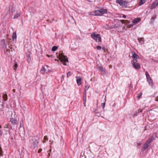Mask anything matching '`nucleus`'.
<instances>
[{
    "instance_id": "nucleus-1",
    "label": "nucleus",
    "mask_w": 158,
    "mask_h": 158,
    "mask_svg": "<svg viewBox=\"0 0 158 158\" xmlns=\"http://www.w3.org/2000/svg\"><path fill=\"white\" fill-rule=\"evenodd\" d=\"M38 138L37 137L33 136L30 138V143L31 144V148L34 149L38 147Z\"/></svg>"
},
{
    "instance_id": "nucleus-2",
    "label": "nucleus",
    "mask_w": 158,
    "mask_h": 158,
    "mask_svg": "<svg viewBox=\"0 0 158 158\" xmlns=\"http://www.w3.org/2000/svg\"><path fill=\"white\" fill-rule=\"evenodd\" d=\"M107 10L106 9H101L98 10H95L94 11V15H102L103 14H106Z\"/></svg>"
},
{
    "instance_id": "nucleus-3",
    "label": "nucleus",
    "mask_w": 158,
    "mask_h": 158,
    "mask_svg": "<svg viewBox=\"0 0 158 158\" xmlns=\"http://www.w3.org/2000/svg\"><path fill=\"white\" fill-rule=\"evenodd\" d=\"M14 115L13 116V114L11 115V118H10V121L14 125H17L19 121L17 119V116L15 115V112H14Z\"/></svg>"
},
{
    "instance_id": "nucleus-4",
    "label": "nucleus",
    "mask_w": 158,
    "mask_h": 158,
    "mask_svg": "<svg viewBox=\"0 0 158 158\" xmlns=\"http://www.w3.org/2000/svg\"><path fill=\"white\" fill-rule=\"evenodd\" d=\"M91 36L97 42H101V38L99 34H96L94 33H93L91 35Z\"/></svg>"
},
{
    "instance_id": "nucleus-5",
    "label": "nucleus",
    "mask_w": 158,
    "mask_h": 158,
    "mask_svg": "<svg viewBox=\"0 0 158 158\" xmlns=\"http://www.w3.org/2000/svg\"><path fill=\"white\" fill-rule=\"evenodd\" d=\"M152 139L150 138L148 139L143 144L142 146L143 151H144L147 149L150 146V143L152 141Z\"/></svg>"
},
{
    "instance_id": "nucleus-6",
    "label": "nucleus",
    "mask_w": 158,
    "mask_h": 158,
    "mask_svg": "<svg viewBox=\"0 0 158 158\" xmlns=\"http://www.w3.org/2000/svg\"><path fill=\"white\" fill-rule=\"evenodd\" d=\"M116 2L120 6L124 7H126L127 6L128 3V1L126 0H116Z\"/></svg>"
},
{
    "instance_id": "nucleus-7",
    "label": "nucleus",
    "mask_w": 158,
    "mask_h": 158,
    "mask_svg": "<svg viewBox=\"0 0 158 158\" xmlns=\"http://www.w3.org/2000/svg\"><path fill=\"white\" fill-rule=\"evenodd\" d=\"M58 56L59 59L62 62H65L68 61V59L67 58V57L63 54L61 53H59V54Z\"/></svg>"
},
{
    "instance_id": "nucleus-8",
    "label": "nucleus",
    "mask_w": 158,
    "mask_h": 158,
    "mask_svg": "<svg viewBox=\"0 0 158 158\" xmlns=\"http://www.w3.org/2000/svg\"><path fill=\"white\" fill-rule=\"evenodd\" d=\"M131 64H132L133 67L136 69H139L140 68L139 64L137 62L136 60H132Z\"/></svg>"
},
{
    "instance_id": "nucleus-9",
    "label": "nucleus",
    "mask_w": 158,
    "mask_h": 158,
    "mask_svg": "<svg viewBox=\"0 0 158 158\" xmlns=\"http://www.w3.org/2000/svg\"><path fill=\"white\" fill-rule=\"evenodd\" d=\"M48 67V66L47 65H45L44 66H43L40 70V72L42 73H44L45 72L47 73L48 72L49 69H47Z\"/></svg>"
},
{
    "instance_id": "nucleus-10",
    "label": "nucleus",
    "mask_w": 158,
    "mask_h": 158,
    "mask_svg": "<svg viewBox=\"0 0 158 158\" xmlns=\"http://www.w3.org/2000/svg\"><path fill=\"white\" fill-rule=\"evenodd\" d=\"M158 6V0H156L155 2H153L151 6L150 9L152 10Z\"/></svg>"
},
{
    "instance_id": "nucleus-11",
    "label": "nucleus",
    "mask_w": 158,
    "mask_h": 158,
    "mask_svg": "<svg viewBox=\"0 0 158 158\" xmlns=\"http://www.w3.org/2000/svg\"><path fill=\"white\" fill-rule=\"evenodd\" d=\"M131 54H132L131 57L134 59L133 60L135 61L137 59L139 58V56L135 52H132Z\"/></svg>"
},
{
    "instance_id": "nucleus-12",
    "label": "nucleus",
    "mask_w": 158,
    "mask_h": 158,
    "mask_svg": "<svg viewBox=\"0 0 158 158\" xmlns=\"http://www.w3.org/2000/svg\"><path fill=\"white\" fill-rule=\"evenodd\" d=\"M77 78V82L78 85H80L81 84V78L80 77H76Z\"/></svg>"
},
{
    "instance_id": "nucleus-13",
    "label": "nucleus",
    "mask_w": 158,
    "mask_h": 158,
    "mask_svg": "<svg viewBox=\"0 0 158 158\" xmlns=\"http://www.w3.org/2000/svg\"><path fill=\"white\" fill-rule=\"evenodd\" d=\"M156 15H154L152 16L150 22V23L152 24L156 18Z\"/></svg>"
},
{
    "instance_id": "nucleus-14",
    "label": "nucleus",
    "mask_w": 158,
    "mask_h": 158,
    "mask_svg": "<svg viewBox=\"0 0 158 158\" xmlns=\"http://www.w3.org/2000/svg\"><path fill=\"white\" fill-rule=\"evenodd\" d=\"M138 40L141 45L144 44V40L143 38H139Z\"/></svg>"
},
{
    "instance_id": "nucleus-15",
    "label": "nucleus",
    "mask_w": 158,
    "mask_h": 158,
    "mask_svg": "<svg viewBox=\"0 0 158 158\" xmlns=\"http://www.w3.org/2000/svg\"><path fill=\"white\" fill-rule=\"evenodd\" d=\"M17 35L16 32H14L12 34V38L13 41H16V40Z\"/></svg>"
},
{
    "instance_id": "nucleus-16",
    "label": "nucleus",
    "mask_w": 158,
    "mask_h": 158,
    "mask_svg": "<svg viewBox=\"0 0 158 158\" xmlns=\"http://www.w3.org/2000/svg\"><path fill=\"white\" fill-rule=\"evenodd\" d=\"M149 85L152 86L153 84V82L151 78L147 79Z\"/></svg>"
},
{
    "instance_id": "nucleus-17",
    "label": "nucleus",
    "mask_w": 158,
    "mask_h": 158,
    "mask_svg": "<svg viewBox=\"0 0 158 158\" xmlns=\"http://www.w3.org/2000/svg\"><path fill=\"white\" fill-rule=\"evenodd\" d=\"M139 19L137 18L136 19H135L132 21V23H133L135 24H136L139 21Z\"/></svg>"
},
{
    "instance_id": "nucleus-18",
    "label": "nucleus",
    "mask_w": 158,
    "mask_h": 158,
    "mask_svg": "<svg viewBox=\"0 0 158 158\" xmlns=\"http://www.w3.org/2000/svg\"><path fill=\"white\" fill-rule=\"evenodd\" d=\"M6 42L5 40L4 39H3L1 41V46L3 47H4L5 45Z\"/></svg>"
},
{
    "instance_id": "nucleus-19",
    "label": "nucleus",
    "mask_w": 158,
    "mask_h": 158,
    "mask_svg": "<svg viewBox=\"0 0 158 158\" xmlns=\"http://www.w3.org/2000/svg\"><path fill=\"white\" fill-rule=\"evenodd\" d=\"M147 0H140L139 2V6H140L144 4Z\"/></svg>"
},
{
    "instance_id": "nucleus-20",
    "label": "nucleus",
    "mask_w": 158,
    "mask_h": 158,
    "mask_svg": "<svg viewBox=\"0 0 158 158\" xmlns=\"http://www.w3.org/2000/svg\"><path fill=\"white\" fill-rule=\"evenodd\" d=\"M20 15V14L19 13H17L14 15L13 19H15L17 18Z\"/></svg>"
},
{
    "instance_id": "nucleus-21",
    "label": "nucleus",
    "mask_w": 158,
    "mask_h": 158,
    "mask_svg": "<svg viewBox=\"0 0 158 158\" xmlns=\"http://www.w3.org/2000/svg\"><path fill=\"white\" fill-rule=\"evenodd\" d=\"M3 99L4 101H6L7 99V95L6 94H5L2 96Z\"/></svg>"
},
{
    "instance_id": "nucleus-22",
    "label": "nucleus",
    "mask_w": 158,
    "mask_h": 158,
    "mask_svg": "<svg viewBox=\"0 0 158 158\" xmlns=\"http://www.w3.org/2000/svg\"><path fill=\"white\" fill-rule=\"evenodd\" d=\"M86 92H85L84 93V96H83V101L84 102H85L86 100Z\"/></svg>"
},
{
    "instance_id": "nucleus-23",
    "label": "nucleus",
    "mask_w": 158,
    "mask_h": 158,
    "mask_svg": "<svg viewBox=\"0 0 158 158\" xmlns=\"http://www.w3.org/2000/svg\"><path fill=\"white\" fill-rule=\"evenodd\" d=\"M145 74H146V77L147 79H149L151 78L150 77V75H149L148 73V72L146 71Z\"/></svg>"
},
{
    "instance_id": "nucleus-24",
    "label": "nucleus",
    "mask_w": 158,
    "mask_h": 158,
    "mask_svg": "<svg viewBox=\"0 0 158 158\" xmlns=\"http://www.w3.org/2000/svg\"><path fill=\"white\" fill-rule=\"evenodd\" d=\"M145 74H146V77L147 79H149L151 78L150 77V75H149L148 73V72L146 71Z\"/></svg>"
},
{
    "instance_id": "nucleus-25",
    "label": "nucleus",
    "mask_w": 158,
    "mask_h": 158,
    "mask_svg": "<svg viewBox=\"0 0 158 158\" xmlns=\"http://www.w3.org/2000/svg\"><path fill=\"white\" fill-rule=\"evenodd\" d=\"M85 92H86V90H87L89 88V86L88 85V84H85Z\"/></svg>"
},
{
    "instance_id": "nucleus-26",
    "label": "nucleus",
    "mask_w": 158,
    "mask_h": 158,
    "mask_svg": "<svg viewBox=\"0 0 158 158\" xmlns=\"http://www.w3.org/2000/svg\"><path fill=\"white\" fill-rule=\"evenodd\" d=\"M99 68L100 70V71L101 72H105V70L103 69V67L102 66H100L99 67Z\"/></svg>"
},
{
    "instance_id": "nucleus-27",
    "label": "nucleus",
    "mask_w": 158,
    "mask_h": 158,
    "mask_svg": "<svg viewBox=\"0 0 158 158\" xmlns=\"http://www.w3.org/2000/svg\"><path fill=\"white\" fill-rule=\"evenodd\" d=\"M58 48V47L56 46H54L53 47L52 49V51H55Z\"/></svg>"
},
{
    "instance_id": "nucleus-28",
    "label": "nucleus",
    "mask_w": 158,
    "mask_h": 158,
    "mask_svg": "<svg viewBox=\"0 0 158 158\" xmlns=\"http://www.w3.org/2000/svg\"><path fill=\"white\" fill-rule=\"evenodd\" d=\"M18 67V64H17L15 63V64L13 66L14 70H15Z\"/></svg>"
},
{
    "instance_id": "nucleus-29",
    "label": "nucleus",
    "mask_w": 158,
    "mask_h": 158,
    "mask_svg": "<svg viewBox=\"0 0 158 158\" xmlns=\"http://www.w3.org/2000/svg\"><path fill=\"white\" fill-rule=\"evenodd\" d=\"M142 95V92H140L139 94L137 96L138 98L139 99L141 97Z\"/></svg>"
},
{
    "instance_id": "nucleus-30",
    "label": "nucleus",
    "mask_w": 158,
    "mask_h": 158,
    "mask_svg": "<svg viewBox=\"0 0 158 158\" xmlns=\"http://www.w3.org/2000/svg\"><path fill=\"white\" fill-rule=\"evenodd\" d=\"M71 76V72L70 71L68 72L67 74V77H69Z\"/></svg>"
},
{
    "instance_id": "nucleus-31",
    "label": "nucleus",
    "mask_w": 158,
    "mask_h": 158,
    "mask_svg": "<svg viewBox=\"0 0 158 158\" xmlns=\"http://www.w3.org/2000/svg\"><path fill=\"white\" fill-rule=\"evenodd\" d=\"M96 47H97V48L98 50H100L102 48V47L101 46H97Z\"/></svg>"
},
{
    "instance_id": "nucleus-32",
    "label": "nucleus",
    "mask_w": 158,
    "mask_h": 158,
    "mask_svg": "<svg viewBox=\"0 0 158 158\" xmlns=\"http://www.w3.org/2000/svg\"><path fill=\"white\" fill-rule=\"evenodd\" d=\"M105 104H106L105 102H104V103H102V106L103 109H104L105 107Z\"/></svg>"
},
{
    "instance_id": "nucleus-33",
    "label": "nucleus",
    "mask_w": 158,
    "mask_h": 158,
    "mask_svg": "<svg viewBox=\"0 0 158 158\" xmlns=\"http://www.w3.org/2000/svg\"><path fill=\"white\" fill-rule=\"evenodd\" d=\"M133 25H134V24L133 23L130 24L129 26V28H131V27H132L133 26Z\"/></svg>"
},
{
    "instance_id": "nucleus-34",
    "label": "nucleus",
    "mask_w": 158,
    "mask_h": 158,
    "mask_svg": "<svg viewBox=\"0 0 158 158\" xmlns=\"http://www.w3.org/2000/svg\"><path fill=\"white\" fill-rule=\"evenodd\" d=\"M42 150V149H39V150L38 151V153H40Z\"/></svg>"
},
{
    "instance_id": "nucleus-35",
    "label": "nucleus",
    "mask_w": 158,
    "mask_h": 158,
    "mask_svg": "<svg viewBox=\"0 0 158 158\" xmlns=\"http://www.w3.org/2000/svg\"><path fill=\"white\" fill-rule=\"evenodd\" d=\"M44 139H45V140H48L47 137V136H45L44 137Z\"/></svg>"
},
{
    "instance_id": "nucleus-36",
    "label": "nucleus",
    "mask_w": 158,
    "mask_h": 158,
    "mask_svg": "<svg viewBox=\"0 0 158 158\" xmlns=\"http://www.w3.org/2000/svg\"><path fill=\"white\" fill-rule=\"evenodd\" d=\"M2 130H0V134L1 135H2Z\"/></svg>"
},
{
    "instance_id": "nucleus-37",
    "label": "nucleus",
    "mask_w": 158,
    "mask_h": 158,
    "mask_svg": "<svg viewBox=\"0 0 158 158\" xmlns=\"http://www.w3.org/2000/svg\"><path fill=\"white\" fill-rule=\"evenodd\" d=\"M155 100L156 101H158V96L156 98Z\"/></svg>"
},
{
    "instance_id": "nucleus-38",
    "label": "nucleus",
    "mask_w": 158,
    "mask_h": 158,
    "mask_svg": "<svg viewBox=\"0 0 158 158\" xmlns=\"http://www.w3.org/2000/svg\"><path fill=\"white\" fill-rule=\"evenodd\" d=\"M123 17L124 18H125L126 17V16L125 15H123Z\"/></svg>"
},
{
    "instance_id": "nucleus-39",
    "label": "nucleus",
    "mask_w": 158,
    "mask_h": 158,
    "mask_svg": "<svg viewBox=\"0 0 158 158\" xmlns=\"http://www.w3.org/2000/svg\"><path fill=\"white\" fill-rule=\"evenodd\" d=\"M6 127V128H8V125H6V127Z\"/></svg>"
},
{
    "instance_id": "nucleus-40",
    "label": "nucleus",
    "mask_w": 158,
    "mask_h": 158,
    "mask_svg": "<svg viewBox=\"0 0 158 158\" xmlns=\"http://www.w3.org/2000/svg\"><path fill=\"white\" fill-rule=\"evenodd\" d=\"M64 75H63L62 76V78L63 79H64Z\"/></svg>"
},
{
    "instance_id": "nucleus-41",
    "label": "nucleus",
    "mask_w": 158,
    "mask_h": 158,
    "mask_svg": "<svg viewBox=\"0 0 158 158\" xmlns=\"http://www.w3.org/2000/svg\"><path fill=\"white\" fill-rule=\"evenodd\" d=\"M102 50H105V48H104V47H103V48H102Z\"/></svg>"
},
{
    "instance_id": "nucleus-42",
    "label": "nucleus",
    "mask_w": 158,
    "mask_h": 158,
    "mask_svg": "<svg viewBox=\"0 0 158 158\" xmlns=\"http://www.w3.org/2000/svg\"><path fill=\"white\" fill-rule=\"evenodd\" d=\"M53 142V141H52L51 142V144H52Z\"/></svg>"
},
{
    "instance_id": "nucleus-43",
    "label": "nucleus",
    "mask_w": 158,
    "mask_h": 158,
    "mask_svg": "<svg viewBox=\"0 0 158 158\" xmlns=\"http://www.w3.org/2000/svg\"><path fill=\"white\" fill-rule=\"evenodd\" d=\"M50 156V153H48V157H49V156Z\"/></svg>"
},
{
    "instance_id": "nucleus-44",
    "label": "nucleus",
    "mask_w": 158,
    "mask_h": 158,
    "mask_svg": "<svg viewBox=\"0 0 158 158\" xmlns=\"http://www.w3.org/2000/svg\"><path fill=\"white\" fill-rule=\"evenodd\" d=\"M85 102H84V104L85 105Z\"/></svg>"
},
{
    "instance_id": "nucleus-45",
    "label": "nucleus",
    "mask_w": 158,
    "mask_h": 158,
    "mask_svg": "<svg viewBox=\"0 0 158 158\" xmlns=\"http://www.w3.org/2000/svg\"><path fill=\"white\" fill-rule=\"evenodd\" d=\"M140 112H142V110H140Z\"/></svg>"
},
{
    "instance_id": "nucleus-46",
    "label": "nucleus",
    "mask_w": 158,
    "mask_h": 158,
    "mask_svg": "<svg viewBox=\"0 0 158 158\" xmlns=\"http://www.w3.org/2000/svg\"><path fill=\"white\" fill-rule=\"evenodd\" d=\"M47 56H48V57H49V56H48V55H47Z\"/></svg>"
},
{
    "instance_id": "nucleus-47",
    "label": "nucleus",
    "mask_w": 158,
    "mask_h": 158,
    "mask_svg": "<svg viewBox=\"0 0 158 158\" xmlns=\"http://www.w3.org/2000/svg\"><path fill=\"white\" fill-rule=\"evenodd\" d=\"M140 144H139V145H140Z\"/></svg>"
},
{
    "instance_id": "nucleus-48",
    "label": "nucleus",
    "mask_w": 158,
    "mask_h": 158,
    "mask_svg": "<svg viewBox=\"0 0 158 158\" xmlns=\"http://www.w3.org/2000/svg\"><path fill=\"white\" fill-rule=\"evenodd\" d=\"M0 128L1 127V126H0Z\"/></svg>"
}]
</instances>
